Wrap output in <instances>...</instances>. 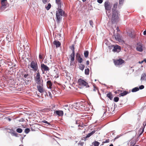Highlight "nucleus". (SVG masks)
<instances>
[{
    "instance_id": "1",
    "label": "nucleus",
    "mask_w": 146,
    "mask_h": 146,
    "mask_svg": "<svg viewBox=\"0 0 146 146\" xmlns=\"http://www.w3.org/2000/svg\"><path fill=\"white\" fill-rule=\"evenodd\" d=\"M119 15H120L117 11L115 10L112 11L111 21L113 24L116 23L119 21Z\"/></svg>"
},
{
    "instance_id": "2",
    "label": "nucleus",
    "mask_w": 146,
    "mask_h": 146,
    "mask_svg": "<svg viewBox=\"0 0 146 146\" xmlns=\"http://www.w3.org/2000/svg\"><path fill=\"white\" fill-rule=\"evenodd\" d=\"M35 75L36 76L34 77V80L36 83L37 85L43 83V80L40 74L39 70L37 71V72H36Z\"/></svg>"
},
{
    "instance_id": "3",
    "label": "nucleus",
    "mask_w": 146,
    "mask_h": 146,
    "mask_svg": "<svg viewBox=\"0 0 146 146\" xmlns=\"http://www.w3.org/2000/svg\"><path fill=\"white\" fill-rule=\"evenodd\" d=\"M61 8L58 7L57 11L56 12V15L57 22H59L60 21L61 19L62 16L64 13V11L61 9Z\"/></svg>"
},
{
    "instance_id": "4",
    "label": "nucleus",
    "mask_w": 146,
    "mask_h": 146,
    "mask_svg": "<svg viewBox=\"0 0 146 146\" xmlns=\"http://www.w3.org/2000/svg\"><path fill=\"white\" fill-rule=\"evenodd\" d=\"M30 66L34 71H37H37L38 69V64L36 60L32 61L30 63Z\"/></svg>"
},
{
    "instance_id": "5",
    "label": "nucleus",
    "mask_w": 146,
    "mask_h": 146,
    "mask_svg": "<svg viewBox=\"0 0 146 146\" xmlns=\"http://www.w3.org/2000/svg\"><path fill=\"white\" fill-rule=\"evenodd\" d=\"M78 83L82 87L85 86L86 88L89 87L88 83L81 78L80 79L78 80Z\"/></svg>"
},
{
    "instance_id": "6",
    "label": "nucleus",
    "mask_w": 146,
    "mask_h": 146,
    "mask_svg": "<svg viewBox=\"0 0 146 146\" xmlns=\"http://www.w3.org/2000/svg\"><path fill=\"white\" fill-rule=\"evenodd\" d=\"M125 62V61L121 59L114 60V63L116 66L121 65Z\"/></svg>"
},
{
    "instance_id": "7",
    "label": "nucleus",
    "mask_w": 146,
    "mask_h": 146,
    "mask_svg": "<svg viewBox=\"0 0 146 146\" xmlns=\"http://www.w3.org/2000/svg\"><path fill=\"white\" fill-rule=\"evenodd\" d=\"M37 88L38 91L41 93H43L45 92V90L43 87V84L37 85Z\"/></svg>"
},
{
    "instance_id": "8",
    "label": "nucleus",
    "mask_w": 146,
    "mask_h": 146,
    "mask_svg": "<svg viewBox=\"0 0 146 146\" xmlns=\"http://www.w3.org/2000/svg\"><path fill=\"white\" fill-rule=\"evenodd\" d=\"M95 132V130H93L91 132L88 133L86 136L83 137L82 138V139L83 140H84V141H86L87 139L88 138H89L91 135L94 134Z\"/></svg>"
},
{
    "instance_id": "9",
    "label": "nucleus",
    "mask_w": 146,
    "mask_h": 146,
    "mask_svg": "<svg viewBox=\"0 0 146 146\" xmlns=\"http://www.w3.org/2000/svg\"><path fill=\"white\" fill-rule=\"evenodd\" d=\"M104 7L106 10H110L111 8V3L109 1H106L104 3Z\"/></svg>"
},
{
    "instance_id": "10",
    "label": "nucleus",
    "mask_w": 146,
    "mask_h": 146,
    "mask_svg": "<svg viewBox=\"0 0 146 146\" xmlns=\"http://www.w3.org/2000/svg\"><path fill=\"white\" fill-rule=\"evenodd\" d=\"M40 67L42 71H48L50 70L48 67L44 64H41Z\"/></svg>"
},
{
    "instance_id": "11",
    "label": "nucleus",
    "mask_w": 146,
    "mask_h": 146,
    "mask_svg": "<svg viewBox=\"0 0 146 146\" xmlns=\"http://www.w3.org/2000/svg\"><path fill=\"white\" fill-rule=\"evenodd\" d=\"M136 50L139 52H142L143 50V44L139 42L137 44Z\"/></svg>"
},
{
    "instance_id": "12",
    "label": "nucleus",
    "mask_w": 146,
    "mask_h": 146,
    "mask_svg": "<svg viewBox=\"0 0 146 146\" xmlns=\"http://www.w3.org/2000/svg\"><path fill=\"white\" fill-rule=\"evenodd\" d=\"M54 113L59 116H62L64 115V112L62 110H56L54 111Z\"/></svg>"
},
{
    "instance_id": "13",
    "label": "nucleus",
    "mask_w": 146,
    "mask_h": 146,
    "mask_svg": "<svg viewBox=\"0 0 146 146\" xmlns=\"http://www.w3.org/2000/svg\"><path fill=\"white\" fill-rule=\"evenodd\" d=\"M121 47L117 45L114 46L112 51L114 52H118L121 50Z\"/></svg>"
},
{
    "instance_id": "14",
    "label": "nucleus",
    "mask_w": 146,
    "mask_h": 146,
    "mask_svg": "<svg viewBox=\"0 0 146 146\" xmlns=\"http://www.w3.org/2000/svg\"><path fill=\"white\" fill-rule=\"evenodd\" d=\"M1 8L2 9L6 7L7 5V0H1Z\"/></svg>"
},
{
    "instance_id": "15",
    "label": "nucleus",
    "mask_w": 146,
    "mask_h": 146,
    "mask_svg": "<svg viewBox=\"0 0 146 146\" xmlns=\"http://www.w3.org/2000/svg\"><path fill=\"white\" fill-rule=\"evenodd\" d=\"M76 58L78 62L80 63H81L82 62L83 60L82 58L81 57L80 55L77 53L76 55Z\"/></svg>"
},
{
    "instance_id": "16",
    "label": "nucleus",
    "mask_w": 146,
    "mask_h": 146,
    "mask_svg": "<svg viewBox=\"0 0 146 146\" xmlns=\"http://www.w3.org/2000/svg\"><path fill=\"white\" fill-rule=\"evenodd\" d=\"M53 44L56 46V48L59 47L61 45L60 43L58 41H54L53 42Z\"/></svg>"
},
{
    "instance_id": "17",
    "label": "nucleus",
    "mask_w": 146,
    "mask_h": 146,
    "mask_svg": "<svg viewBox=\"0 0 146 146\" xmlns=\"http://www.w3.org/2000/svg\"><path fill=\"white\" fill-rule=\"evenodd\" d=\"M46 85L48 88L51 89L52 86V83L51 82V81L48 80L46 82Z\"/></svg>"
},
{
    "instance_id": "18",
    "label": "nucleus",
    "mask_w": 146,
    "mask_h": 146,
    "mask_svg": "<svg viewBox=\"0 0 146 146\" xmlns=\"http://www.w3.org/2000/svg\"><path fill=\"white\" fill-rule=\"evenodd\" d=\"M115 38L116 40L120 41L121 40L120 35L118 34H117L116 35H115Z\"/></svg>"
},
{
    "instance_id": "19",
    "label": "nucleus",
    "mask_w": 146,
    "mask_h": 146,
    "mask_svg": "<svg viewBox=\"0 0 146 146\" xmlns=\"http://www.w3.org/2000/svg\"><path fill=\"white\" fill-rule=\"evenodd\" d=\"M107 96L108 98L110 100H112L113 98V96L111 93L110 92H109L107 94Z\"/></svg>"
},
{
    "instance_id": "20",
    "label": "nucleus",
    "mask_w": 146,
    "mask_h": 146,
    "mask_svg": "<svg viewBox=\"0 0 146 146\" xmlns=\"http://www.w3.org/2000/svg\"><path fill=\"white\" fill-rule=\"evenodd\" d=\"M56 3L58 5V7L59 8H61V0H56Z\"/></svg>"
},
{
    "instance_id": "21",
    "label": "nucleus",
    "mask_w": 146,
    "mask_h": 146,
    "mask_svg": "<svg viewBox=\"0 0 146 146\" xmlns=\"http://www.w3.org/2000/svg\"><path fill=\"white\" fill-rule=\"evenodd\" d=\"M130 92V91L128 92L126 91H124L123 92L121 93L120 94V95L122 96H124L127 94H129Z\"/></svg>"
},
{
    "instance_id": "22",
    "label": "nucleus",
    "mask_w": 146,
    "mask_h": 146,
    "mask_svg": "<svg viewBox=\"0 0 146 146\" xmlns=\"http://www.w3.org/2000/svg\"><path fill=\"white\" fill-rule=\"evenodd\" d=\"M74 57H75V53L72 52V53L70 55L71 57V62L73 61L74 60Z\"/></svg>"
},
{
    "instance_id": "23",
    "label": "nucleus",
    "mask_w": 146,
    "mask_h": 146,
    "mask_svg": "<svg viewBox=\"0 0 146 146\" xmlns=\"http://www.w3.org/2000/svg\"><path fill=\"white\" fill-rule=\"evenodd\" d=\"M117 5H118L117 3H116L115 4H114L113 6V9H112V11L115 10L116 11H117L116 10V8H117Z\"/></svg>"
},
{
    "instance_id": "24",
    "label": "nucleus",
    "mask_w": 146,
    "mask_h": 146,
    "mask_svg": "<svg viewBox=\"0 0 146 146\" xmlns=\"http://www.w3.org/2000/svg\"><path fill=\"white\" fill-rule=\"evenodd\" d=\"M84 56L86 58L88 57L89 54V52L88 50L85 51L84 52Z\"/></svg>"
},
{
    "instance_id": "25",
    "label": "nucleus",
    "mask_w": 146,
    "mask_h": 146,
    "mask_svg": "<svg viewBox=\"0 0 146 146\" xmlns=\"http://www.w3.org/2000/svg\"><path fill=\"white\" fill-rule=\"evenodd\" d=\"M139 89L137 87H135L131 90V91L132 92H135L139 90Z\"/></svg>"
},
{
    "instance_id": "26",
    "label": "nucleus",
    "mask_w": 146,
    "mask_h": 146,
    "mask_svg": "<svg viewBox=\"0 0 146 146\" xmlns=\"http://www.w3.org/2000/svg\"><path fill=\"white\" fill-rule=\"evenodd\" d=\"M51 7V5L50 3H48L47 6H45V8L47 10H48L50 9Z\"/></svg>"
},
{
    "instance_id": "27",
    "label": "nucleus",
    "mask_w": 146,
    "mask_h": 146,
    "mask_svg": "<svg viewBox=\"0 0 146 146\" xmlns=\"http://www.w3.org/2000/svg\"><path fill=\"white\" fill-rule=\"evenodd\" d=\"M84 67H85V66L83 64H80L79 65V69L82 71L84 69Z\"/></svg>"
},
{
    "instance_id": "28",
    "label": "nucleus",
    "mask_w": 146,
    "mask_h": 146,
    "mask_svg": "<svg viewBox=\"0 0 146 146\" xmlns=\"http://www.w3.org/2000/svg\"><path fill=\"white\" fill-rule=\"evenodd\" d=\"M70 48L72 50V52H74V44H72L71 46H70Z\"/></svg>"
},
{
    "instance_id": "29",
    "label": "nucleus",
    "mask_w": 146,
    "mask_h": 146,
    "mask_svg": "<svg viewBox=\"0 0 146 146\" xmlns=\"http://www.w3.org/2000/svg\"><path fill=\"white\" fill-rule=\"evenodd\" d=\"M16 131L17 132L19 133H21L22 132L23 130L21 128H18L17 129Z\"/></svg>"
},
{
    "instance_id": "30",
    "label": "nucleus",
    "mask_w": 146,
    "mask_h": 146,
    "mask_svg": "<svg viewBox=\"0 0 146 146\" xmlns=\"http://www.w3.org/2000/svg\"><path fill=\"white\" fill-rule=\"evenodd\" d=\"M89 73V69L87 68L85 69V74L86 75H88Z\"/></svg>"
},
{
    "instance_id": "31",
    "label": "nucleus",
    "mask_w": 146,
    "mask_h": 146,
    "mask_svg": "<svg viewBox=\"0 0 146 146\" xmlns=\"http://www.w3.org/2000/svg\"><path fill=\"white\" fill-rule=\"evenodd\" d=\"M22 75H23V77L25 78H27L29 76V75L28 74H24V73H22Z\"/></svg>"
},
{
    "instance_id": "32",
    "label": "nucleus",
    "mask_w": 146,
    "mask_h": 146,
    "mask_svg": "<svg viewBox=\"0 0 146 146\" xmlns=\"http://www.w3.org/2000/svg\"><path fill=\"white\" fill-rule=\"evenodd\" d=\"M30 129L29 128H27L25 129L24 131L27 134L30 132Z\"/></svg>"
},
{
    "instance_id": "33",
    "label": "nucleus",
    "mask_w": 146,
    "mask_h": 146,
    "mask_svg": "<svg viewBox=\"0 0 146 146\" xmlns=\"http://www.w3.org/2000/svg\"><path fill=\"white\" fill-rule=\"evenodd\" d=\"M93 87H94V89H93V90L95 92L96 91V90H97L98 92V88L96 86H95L94 85H93Z\"/></svg>"
},
{
    "instance_id": "34",
    "label": "nucleus",
    "mask_w": 146,
    "mask_h": 146,
    "mask_svg": "<svg viewBox=\"0 0 146 146\" xmlns=\"http://www.w3.org/2000/svg\"><path fill=\"white\" fill-rule=\"evenodd\" d=\"M119 98L118 97H116L114 98L113 100L115 102H117L119 101Z\"/></svg>"
},
{
    "instance_id": "35",
    "label": "nucleus",
    "mask_w": 146,
    "mask_h": 146,
    "mask_svg": "<svg viewBox=\"0 0 146 146\" xmlns=\"http://www.w3.org/2000/svg\"><path fill=\"white\" fill-rule=\"evenodd\" d=\"M100 143L98 141H95L94 143V146H98L99 145Z\"/></svg>"
},
{
    "instance_id": "36",
    "label": "nucleus",
    "mask_w": 146,
    "mask_h": 146,
    "mask_svg": "<svg viewBox=\"0 0 146 146\" xmlns=\"http://www.w3.org/2000/svg\"><path fill=\"white\" fill-rule=\"evenodd\" d=\"M89 23L92 27H93V22L92 20H90L89 21Z\"/></svg>"
},
{
    "instance_id": "37",
    "label": "nucleus",
    "mask_w": 146,
    "mask_h": 146,
    "mask_svg": "<svg viewBox=\"0 0 146 146\" xmlns=\"http://www.w3.org/2000/svg\"><path fill=\"white\" fill-rule=\"evenodd\" d=\"M43 54H39V57L40 59H43Z\"/></svg>"
},
{
    "instance_id": "38",
    "label": "nucleus",
    "mask_w": 146,
    "mask_h": 146,
    "mask_svg": "<svg viewBox=\"0 0 146 146\" xmlns=\"http://www.w3.org/2000/svg\"><path fill=\"white\" fill-rule=\"evenodd\" d=\"M109 142V139H108L107 140H106L105 141H104L102 143L103 144L104 143H106Z\"/></svg>"
},
{
    "instance_id": "39",
    "label": "nucleus",
    "mask_w": 146,
    "mask_h": 146,
    "mask_svg": "<svg viewBox=\"0 0 146 146\" xmlns=\"http://www.w3.org/2000/svg\"><path fill=\"white\" fill-rule=\"evenodd\" d=\"M42 122L43 123H47V124L48 125H50V123H49V122H48L47 121H46V120L43 121H42Z\"/></svg>"
},
{
    "instance_id": "40",
    "label": "nucleus",
    "mask_w": 146,
    "mask_h": 146,
    "mask_svg": "<svg viewBox=\"0 0 146 146\" xmlns=\"http://www.w3.org/2000/svg\"><path fill=\"white\" fill-rule=\"evenodd\" d=\"M42 3L44 4H45L48 1V0H42Z\"/></svg>"
},
{
    "instance_id": "41",
    "label": "nucleus",
    "mask_w": 146,
    "mask_h": 146,
    "mask_svg": "<svg viewBox=\"0 0 146 146\" xmlns=\"http://www.w3.org/2000/svg\"><path fill=\"white\" fill-rule=\"evenodd\" d=\"M124 0H119V4H123Z\"/></svg>"
},
{
    "instance_id": "42",
    "label": "nucleus",
    "mask_w": 146,
    "mask_h": 146,
    "mask_svg": "<svg viewBox=\"0 0 146 146\" xmlns=\"http://www.w3.org/2000/svg\"><path fill=\"white\" fill-rule=\"evenodd\" d=\"M144 86L143 85H142L139 86V89L141 90L142 89L144 88Z\"/></svg>"
},
{
    "instance_id": "43",
    "label": "nucleus",
    "mask_w": 146,
    "mask_h": 146,
    "mask_svg": "<svg viewBox=\"0 0 146 146\" xmlns=\"http://www.w3.org/2000/svg\"><path fill=\"white\" fill-rule=\"evenodd\" d=\"M83 143L82 142H79L78 143V145L79 146H83Z\"/></svg>"
},
{
    "instance_id": "44",
    "label": "nucleus",
    "mask_w": 146,
    "mask_h": 146,
    "mask_svg": "<svg viewBox=\"0 0 146 146\" xmlns=\"http://www.w3.org/2000/svg\"><path fill=\"white\" fill-rule=\"evenodd\" d=\"M97 2L99 3H101L103 2V1L102 0H98Z\"/></svg>"
},
{
    "instance_id": "45",
    "label": "nucleus",
    "mask_w": 146,
    "mask_h": 146,
    "mask_svg": "<svg viewBox=\"0 0 146 146\" xmlns=\"http://www.w3.org/2000/svg\"><path fill=\"white\" fill-rule=\"evenodd\" d=\"M48 93L49 96V97L50 98H51L52 97V94H51V93L50 92H48Z\"/></svg>"
},
{
    "instance_id": "46",
    "label": "nucleus",
    "mask_w": 146,
    "mask_h": 146,
    "mask_svg": "<svg viewBox=\"0 0 146 146\" xmlns=\"http://www.w3.org/2000/svg\"><path fill=\"white\" fill-rule=\"evenodd\" d=\"M76 105H77L76 107L78 106H82V104L80 103H77V104H76Z\"/></svg>"
},
{
    "instance_id": "47",
    "label": "nucleus",
    "mask_w": 146,
    "mask_h": 146,
    "mask_svg": "<svg viewBox=\"0 0 146 146\" xmlns=\"http://www.w3.org/2000/svg\"><path fill=\"white\" fill-rule=\"evenodd\" d=\"M86 64L87 65H88L89 64V61L88 60L86 62Z\"/></svg>"
},
{
    "instance_id": "48",
    "label": "nucleus",
    "mask_w": 146,
    "mask_h": 146,
    "mask_svg": "<svg viewBox=\"0 0 146 146\" xmlns=\"http://www.w3.org/2000/svg\"><path fill=\"white\" fill-rule=\"evenodd\" d=\"M143 131H144V130H143H143H142V132H141V133L139 134V136L141 135L142 134V133H143Z\"/></svg>"
},
{
    "instance_id": "49",
    "label": "nucleus",
    "mask_w": 146,
    "mask_h": 146,
    "mask_svg": "<svg viewBox=\"0 0 146 146\" xmlns=\"http://www.w3.org/2000/svg\"><path fill=\"white\" fill-rule=\"evenodd\" d=\"M14 135L16 136H17V135H18V134L16 133H13Z\"/></svg>"
},
{
    "instance_id": "50",
    "label": "nucleus",
    "mask_w": 146,
    "mask_h": 146,
    "mask_svg": "<svg viewBox=\"0 0 146 146\" xmlns=\"http://www.w3.org/2000/svg\"><path fill=\"white\" fill-rule=\"evenodd\" d=\"M143 35H146V30L145 31L143 32Z\"/></svg>"
},
{
    "instance_id": "51",
    "label": "nucleus",
    "mask_w": 146,
    "mask_h": 146,
    "mask_svg": "<svg viewBox=\"0 0 146 146\" xmlns=\"http://www.w3.org/2000/svg\"><path fill=\"white\" fill-rule=\"evenodd\" d=\"M116 29H117V31H119V27H117V28H116Z\"/></svg>"
},
{
    "instance_id": "52",
    "label": "nucleus",
    "mask_w": 146,
    "mask_h": 146,
    "mask_svg": "<svg viewBox=\"0 0 146 146\" xmlns=\"http://www.w3.org/2000/svg\"><path fill=\"white\" fill-rule=\"evenodd\" d=\"M143 62V61H142L141 62L139 61V63L140 64H141V63H142Z\"/></svg>"
},
{
    "instance_id": "53",
    "label": "nucleus",
    "mask_w": 146,
    "mask_h": 146,
    "mask_svg": "<svg viewBox=\"0 0 146 146\" xmlns=\"http://www.w3.org/2000/svg\"><path fill=\"white\" fill-rule=\"evenodd\" d=\"M109 146H113V145L112 144H111Z\"/></svg>"
},
{
    "instance_id": "54",
    "label": "nucleus",
    "mask_w": 146,
    "mask_h": 146,
    "mask_svg": "<svg viewBox=\"0 0 146 146\" xmlns=\"http://www.w3.org/2000/svg\"><path fill=\"white\" fill-rule=\"evenodd\" d=\"M76 123L77 124H78V121H76Z\"/></svg>"
},
{
    "instance_id": "55",
    "label": "nucleus",
    "mask_w": 146,
    "mask_h": 146,
    "mask_svg": "<svg viewBox=\"0 0 146 146\" xmlns=\"http://www.w3.org/2000/svg\"><path fill=\"white\" fill-rule=\"evenodd\" d=\"M64 110H66V109H65ZM67 111H69V110L68 109H67Z\"/></svg>"
},
{
    "instance_id": "56",
    "label": "nucleus",
    "mask_w": 146,
    "mask_h": 146,
    "mask_svg": "<svg viewBox=\"0 0 146 146\" xmlns=\"http://www.w3.org/2000/svg\"><path fill=\"white\" fill-rule=\"evenodd\" d=\"M143 62H146V60H143Z\"/></svg>"
},
{
    "instance_id": "57",
    "label": "nucleus",
    "mask_w": 146,
    "mask_h": 146,
    "mask_svg": "<svg viewBox=\"0 0 146 146\" xmlns=\"http://www.w3.org/2000/svg\"><path fill=\"white\" fill-rule=\"evenodd\" d=\"M82 1L83 2H85L86 1V0H82Z\"/></svg>"
},
{
    "instance_id": "58",
    "label": "nucleus",
    "mask_w": 146,
    "mask_h": 146,
    "mask_svg": "<svg viewBox=\"0 0 146 146\" xmlns=\"http://www.w3.org/2000/svg\"><path fill=\"white\" fill-rule=\"evenodd\" d=\"M78 127H79V126H80V127H83V126H80V125H78Z\"/></svg>"
},
{
    "instance_id": "59",
    "label": "nucleus",
    "mask_w": 146,
    "mask_h": 146,
    "mask_svg": "<svg viewBox=\"0 0 146 146\" xmlns=\"http://www.w3.org/2000/svg\"><path fill=\"white\" fill-rule=\"evenodd\" d=\"M8 120H9V121H10L11 120V119H10V118H9L8 119Z\"/></svg>"
},
{
    "instance_id": "60",
    "label": "nucleus",
    "mask_w": 146,
    "mask_h": 146,
    "mask_svg": "<svg viewBox=\"0 0 146 146\" xmlns=\"http://www.w3.org/2000/svg\"><path fill=\"white\" fill-rule=\"evenodd\" d=\"M55 77H56V78H58V76H57V77L55 76Z\"/></svg>"
},
{
    "instance_id": "61",
    "label": "nucleus",
    "mask_w": 146,
    "mask_h": 146,
    "mask_svg": "<svg viewBox=\"0 0 146 146\" xmlns=\"http://www.w3.org/2000/svg\"><path fill=\"white\" fill-rule=\"evenodd\" d=\"M64 112H65V115H66V112L65 111H64Z\"/></svg>"
},
{
    "instance_id": "62",
    "label": "nucleus",
    "mask_w": 146,
    "mask_h": 146,
    "mask_svg": "<svg viewBox=\"0 0 146 146\" xmlns=\"http://www.w3.org/2000/svg\"><path fill=\"white\" fill-rule=\"evenodd\" d=\"M76 109H78V108H76ZM78 109H79L80 110V108H78Z\"/></svg>"
},
{
    "instance_id": "63",
    "label": "nucleus",
    "mask_w": 146,
    "mask_h": 146,
    "mask_svg": "<svg viewBox=\"0 0 146 146\" xmlns=\"http://www.w3.org/2000/svg\"><path fill=\"white\" fill-rule=\"evenodd\" d=\"M135 146H139V145H135Z\"/></svg>"
},
{
    "instance_id": "64",
    "label": "nucleus",
    "mask_w": 146,
    "mask_h": 146,
    "mask_svg": "<svg viewBox=\"0 0 146 146\" xmlns=\"http://www.w3.org/2000/svg\"><path fill=\"white\" fill-rule=\"evenodd\" d=\"M145 125H146V123H145Z\"/></svg>"
}]
</instances>
